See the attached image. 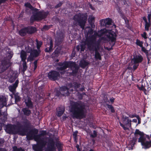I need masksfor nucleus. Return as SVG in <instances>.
I'll use <instances>...</instances> for the list:
<instances>
[{
    "label": "nucleus",
    "instance_id": "13",
    "mask_svg": "<svg viewBox=\"0 0 151 151\" xmlns=\"http://www.w3.org/2000/svg\"><path fill=\"white\" fill-rule=\"evenodd\" d=\"M24 6L26 7L25 12L27 14L30 15L33 12H37L39 11V9L36 8H34L29 2L26 3L24 4Z\"/></svg>",
    "mask_w": 151,
    "mask_h": 151
},
{
    "label": "nucleus",
    "instance_id": "2",
    "mask_svg": "<svg viewBox=\"0 0 151 151\" xmlns=\"http://www.w3.org/2000/svg\"><path fill=\"white\" fill-rule=\"evenodd\" d=\"M85 106L81 102H75L72 104L70 108V112L72 114L73 118L82 119L86 117L84 110Z\"/></svg>",
    "mask_w": 151,
    "mask_h": 151
},
{
    "label": "nucleus",
    "instance_id": "9",
    "mask_svg": "<svg viewBox=\"0 0 151 151\" xmlns=\"http://www.w3.org/2000/svg\"><path fill=\"white\" fill-rule=\"evenodd\" d=\"M24 121L22 123L23 124L24 128L20 131V134L24 136L26 135L29 129L30 128L31 123L26 118L24 119Z\"/></svg>",
    "mask_w": 151,
    "mask_h": 151
},
{
    "label": "nucleus",
    "instance_id": "20",
    "mask_svg": "<svg viewBox=\"0 0 151 151\" xmlns=\"http://www.w3.org/2000/svg\"><path fill=\"white\" fill-rule=\"evenodd\" d=\"M19 81L18 80H17L12 85H10L9 87V91L11 92L14 93L16 91V89L17 87Z\"/></svg>",
    "mask_w": 151,
    "mask_h": 151
},
{
    "label": "nucleus",
    "instance_id": "38",
    "mask_svg": "<svg viewBox=\"0 0 151 151\" xmlns=\"http://www.w3.org/2000/svg\"><path fill=\"white\" fill-rule=\"evenodd\" d=\"M151 25V22L148 21L145 22V30L146 31H148L149 30V28Z\"/></svg>",
    "mask_w": 151,
    "mask_h": 151
},
{
    "label": "nucleus",
    "instance_id": "24",
    "mask_svg": "<svg viewBox=\"0 0 151 151\" xmlns=\"http://www.w3.org/2000/svg\"><path fill=\"white\" fill-rule=\"evenodd\" d=\"M99 49H97L96 48H94L93 50L95 51V55L94 57L95 59L96 60H101V55L98 51V50Z\"/></svg>",
    "mask_w": 151,
    "mask_h": 151
},
{
    "label": "nucleus",
    "instance_id": "17",
    "mask_svg": "<svg viewBox=\"0 0 151 151\" xmlns=\"http://www.w3.org/2000/svg\"><path fill=\"white\" fill-rule=\"evenodd\" d=\"M64 37V34L61 32L57 33V36L56 38V41L58 45L60 44L63 42Z\"/></svg>",
    "mask_w": 151,
    "mask_h": 151
},
{
    "label": "nucleus",
    "instance_id": "59",
    "mask_svg": "<svg viewBox=\"0 0 151 151\" xmlns=\"http://www.w3.org/2000/svg\"><path fill=\"white\" fill-rule=\"evenodd\" d=\"M81 47V52H83L84 51L85 49V45L81 44L80 45Z\"/></svg>",
    "mask_w": 151,
    "mask_h": 151
},
{
    "label": "nucleus",
    "instance_id": "40",
    "mask_svg": "<svg viewBox=\"0 0 151 151\" xmlns=\"http://www.w3.org/2000/svg\"><path fill=\"white\" fill-rule=\"evenodd\" d=\"M107 30L105 29H101L99 31V36L101 37L103 36L104 35L107 33Z\"/></svg>",
    "mask_w": 151,
    "mask_h": 151
},
{
    "label": "nucleus",
    "instance_id": "25",
    "mask_svg": "<svg viewBox=\"0 0 151 151\" xmlns=\"http://www.w3.org/2000/svg\"><path fill=\"white\" fill-rule=\"evenodd\" d=\"M81 85L80 84L76 82H74L73 84H71L70 86L71 88H73L76 91H78L79 88L81 87Z\"/></svg>",
    "mask_w": 151,
    "mask_h": 151
},
{
    "label": "nucleus",
    "instance_id": "7",
    "mask_svg": "<svg viewBox=\"0 0 151 151\" xmlns=\"http://www.w3.org/2000/svg\"><path fill=\"white\" fill-rule=\"evenodd\" d=\"M143 60V58L140 54L133 56V58L132 59V61L133 62L134 65L132 70H135L139 66V64L141 63Z\"/></svg>",
    "mask_w": 151,
    "mask_h": 151
},
{
    "label": "nucleus",
    "instance_id": "48",
    "mask_svg": "<svg viewBox=\"0 0 151 151\" xmlns=\"http://www.w3.org/2000/svg\"><path fill=\"white\" fill-rule=\"evenodd\" d=\"M59 51L56 49L53 52L52 55L54 57H58L59 55Z\"/></svg>",
    "mask_w": 151,
    "mask_h": 151
},
{
    "label": "nucleus",
    "instance_id": "31",
    "mask_svg": "<svg viewBox=\"0 0 151 151\" xmlns=\"http://www.w3.org/2000/svg\"><path fill=\"white\" fill-rule=\"evenodd\" d=\"M103 22L106 25H110L111 24L112 20L110 18H108L105 19H101L100 22Z\"/></svg>",
    "mask_w": 151,
    "mask_h": 151
},
{
    "label": "nucleus",
    "instance_id": "64",
    "mask_svg": "<svg viewBox=\"0 0 151 151\" xmlns=\"http://www.w3.org/2000/svg\"><path fill=\"white\" fill-rule=\"evenodd\" d=\"M147 17L148 21L151 22V13H149V14H148Z\"/></svg>",
    "mask_w": 151,
    "mask_h": 151
},
{
    "label": "nucleus",
    "instance_id": "54",
    "mask_svg": "<svg viewBox=\"0 0 151 151\" xmlns=\"http://www.w3.org/2000/svg\"><path fill=\"white\" fill-rule=\"evenodd\" d=\"M141 47V48L142 51L144 52L147 55L148 54V51L143 46Z\"/></svg>",
    "mask_w": 151,
    "mask_h": 151
},
{
    "label": "nucleus",
    "instance_id": "41",
    "mask_svg": "<svg viewBox=\"0 0 151 151\" xmlns=\"http://www.w3.org/2000/svg\"><path fill=\"white\" fill-rule=\"evenodd\" d=\"M50 45V46L49 48V49H48V47H46L45 49V52H50L52 51L53 45Z\"/></svg>",
    "mask_w": 151,
    "mask_h": 151
},
{
    "label": "nucleus",
    "instance_id": "21",
    "mask_svg": "<svg viewBox=\"0 0 151 151\" xmlns=\"http://www.w3.org/2000/svg\"><path fill=\"white\" fill-rule=\"evenodd\" d=\"M56 109L57 112V115L58 117L61 116L65 111V108L63 106H60L57 108Z\"/></svg>",
    "mask_w": 151,
    "mask_h": 151
},
{
    "label": "nucleus",
    "instance_id": "28",
    "mask_svg": "<svg viewBox=\"0 0 151 151\" xmlns=\"http://www.w3.org/2000/svg\"><path fill=\"white\" fill-rule=\"evenodd\" d=\"M27 54L26 52L22 50L20 53V57L22 62L26 61L27 59Z\"/></svg>",
    "mask_w": 151,
    "mask_h": 151
},
{
    "label": "nucleus",
    "instance_id": "62",
    "mask_svg": "<svg viewBox=\"0 0 151 151\" xmlns=\"http://www.w3.org/2000/svg\"><path fill=\"white\" fill-rule=\"evenodd\" d=\"M147 33L145 32H143V34H141V36L145 39H146L147 38Z\"/></svg>",
    "mask_w": 151,
    "mask_h": 151
},
{
    "label": "nucleus",
    "instance_id": "58",
    "mask_svg": "<svg viewBox=\"0 0 151 151\" xmlns=\"http://www.w3.org/2000/svg\"><path fill=\"white\" fill-rule=\"evenodd\" d=\"M40 134L42 136H44L47 134V131L46 130H42L40 132Z\"/></svg>",
    "mask_w": 151,
    "mask_h": 151
},
{
    "label": "nucleus",
    "instance_id": "1",
    "mask_svg": "<svg viewBox=\"0 0 151 151\" xmlns=\"http://www.w3.org/2000/svg\"><path fill=\"white\" fill-rule=\"evenodd\" d=\"M40 134H36L34 139L37 143L34 145L32 149L35 151H56L55 142L52 138L48 139L47 141L44 140Z\"/></svg>",
    "mask_w": 151,
    "mask_h": 151
},
{
    "label": "nucleus",
    "instance_id": "14",
    "mask_svg": "<svg viewBox=\"0 0 151 151\" xmlns=\"http://www.w3.org/2000/svg\"><path fill=\"white\" fill-rule=\"evenodd\" d=\"M41 11L33 12V15L31 17L30 21L31 22H33L35 21L40 20V14Z\"/></svg>",
    "mask_w": 151,
    "mask_h": 151
},
{
    "label": "nucleus",
    "instance_id": "53",
    "mask_svg": "<svg viewBox=\"0 0 151 151\" xmlns=\"http://www.w3.org/2000/svg\"><path fill=\"white\" fill-rule=\"evenodd\" d=\"M97 136V132L96 130L93 131V134H90V136L91 137L94 138L96 137Z\"/></svg>",
    "mask_w": 151,
    "mask_h": 151
},
{
    "label": "nucleus",
    "instance_id": "61",
    "mask_svg": "<svg viewBox=\"0 0 151 151\" xmlns=\"http://www.w3.org/2000/svg\"><path fill=\"white\" fill-rule=\"evenodd\" d=\"M4 142V138H0V147L1 146Z\"/></svg>",
    "mask_w": 151,
    "mask_h": 151
},
{
    "label": "nucleus",
    "instance_id": "16",
    "mask_svg": "<svg viewBox=\"0 0 151 151\" xmlns=\"http://www.w3.org/2000/svg\"><path fill=\"white\" fill-rule=\"evenodd\" d=\"M59 89L61 92L66 91L65 93L64 92L62 93V96H68L70 95V93L69 92V90H70L71 92H73V89H71V88H70L69 89L65 86H62Z\"/></svg>",
    "mask_w": 151,
    "mask_h": 151
},
{
    "label": "nucleus",
    "instance_id": "42",
    "mask_svg": "<svg viewBox=\"0 0 151 151\" xmlns=\"http://www.w3.org/2000/svg\"><path fill=\"white\" fill-rule=\"evenodd\" d=\"M144 133L143 132H141L140 131L139 129H136L135 132L134 133V135L135 137H137V135L138 134L139 135H141L142 134H144Z\"/></svg>",
    "mask_w": 151,
    "mask_h": 151
},
{
    "label": "nucleus",
    "instance_id": "33",
    "mask_svg": "<svg viewBox=\"0 0 151 151\" xmlns=\"http://www.w3.org/2000/svg\"><path fill=\"white\" fill-rule=\"evenodd\" d=\"M142 146L144 147V148L145 149H147L151 147V140H149V141H145Z\"/></svg>",
    "mask_w": 151,
    "mask_h": 151
},
{
    "label": "nucleus",
    "instance_id": "57",
    "mask_svg": "<svg viewBox=\"0 0 151 151\" xmlns=\"http://www.w3.org/2000/svg\"><path fill=\"white\" fill-rule=\"evenodd\" d=\"M63 4V2L62 1H60L59 3H58V4H57L56 6H55V9H57L58 8H59Z\"/></svg>",
    "mask_w": 151,
    "mask_h": 151
},
{
    "label": "nucleus",
    "instance_id": "46",
    "mask_svg": "<svg viewBox=\"0 0 151 151\" xmlns=\"http://www.w3.org/2000/svg\"><path fill=\"white\" fill-rule=\"evenodd\" d=\"M55 96L57 97H59L60 95L62 96V93L61 92V91L59 88H57L55 91Z\"/></svg>",
    "mask_w": 151,
    "mask_h": 151
},
{
    "label": "nucleus",
    "instance_id": "22",
    "mask_svg": "<svg viewBox=\"0 0 151 151\" xmlns=\"http://www.w3.org/2000/svg\"><path fill=\"white\" fill-rule=\"evenodd\" d=\"M26 28L28 34H33L35 32L37 31L36 28L33 26H28L26 27Z\"/></svg>",
    "mask_w": 151,
    "mask_h": 151
},
{
    "label": "nucleus",
    "instance_id": "8",
    "mask_svg": "<svg viewBox=\"0 0 151 151\" xmlns=\"http://www.w3.org/2000/svg\"><path fill=\"white\" fill-rule=\"evenodd\" d=\"M20 131L19 129H17V126L15 124H10L6 126L5 131L9 134H16L18 133L20 134Z\"/></svg>",
    "mask_w": 151,
    "mask_h": 151
},
{
    "label": "nucleus",
    "instance_id": "63",
    "mask_svg": "<svg viewBox=\"0 0 151 151\" xmlns=\"http://www.w3.org/2000/svg\"><path fill=\"white\" fill-rule=\"evenodd\" d=\"M137 118L138 120V124H140L141 123V119L139 116V115H137Z\"/></svg>",
    "mask_w": 151,
    "mask_h": 151
},
{
    "label": "nucleus",
    "instance_id": "43",
    "mask_svg": "<svg viewBox=\"0 0 151 151\" xmlns=\"http://www.w3.org/2000/svg\"><path fill=\"white\" fill-rule=\"evenodd\" d=\"M33 48H32L31 47L28 45L25 47V50L26 51V52L28 53H31V52L33 50Z\"/></svg>",
    "mask_w": 151,
    "mask_h": 151
},
{
    "label": "nucleus",
    "instance_id": "23",
    "mask_svg": "<svg viewBox=\"0 0 151 151\" xmlns=\"http://www.w3.org/2000/svg\"><path fill=\"white\" fill-rule=\"evenodd\" d=\"M41 52L40 50H37L33 49L30 55L33 58H36L39 56Z\"/></svg>",
    "mask_w": 151,
    "mask_h": 151
},
{
    "label": "nucleus",
    "instance_id": "30",
    "mask_svg": "<svg viewBox=\"0 0 151 151\" xmlns=\"http://www.w3.org/2000/svg\"><path fill=\"white\" fill-rule=\"evenodd\" d=\"M28 108H24L22 109V111L24 115L26 116H28L31 113V111Z\"/></svg>",
    "mask_w": 151,
    "mask_h": 151
},
{
    "label": "nucleus",
    "instance_id": "10",
    "mask_svg": "<svg viewBox=\"0 0 151 151\" xmlns=\"http://www.w3.org/2000/svg\"><path fill=\"white\" fill-rule=\"evenodd\" d=\"M122 122L123 124L122 123L120 122H119V123L120 126L122 127L123 129L125 130H127L128 129V128L125 126V125H128L129 127H131V120L129 119L128 117L126 116L123 115L122 117Z\"/></svg>",
    "mask_w": 151,
    "mask_h": 151
},
{
    "label": "nucleus",
    "instance_id": "27",
    "mask_svg": "<svg viewBox=\"0 0 151 151\" xmlns=\"http://www.w3.org/2000/svg\"><path fill=\"white\" fill-rule=\"evenodd\" d=\"M19 34L22 37H24L27 34L26 27L21 29L19 31Z\"/></svg>",
    "mask_w": 151,
    "mask_h": 151
},
{
    "label": "nucleus",
    "instance_id": "50",
    "mask_svg": "<svg viewBox=\"0 0 151 151\" xmlns=\"http://www.w3.org/2000/svg\"><path fill=\"white\" fill-rule=\"evenodd\" d=\"M52 26V25L51 24L50 25H45L43 26L42 29L45 30H48Z\"/></svg>",
    "mask_w": 151,
    "mask_h": 151
},
{
    "label": "nucleus",
    "instance_id": "18",
    "mask_svg": "<svg viewBox=\"0 0 151 151\" xmlns=\"http://www.w3.org/2000/svg\"><path fill=\"white\" fill-rule=\"evenodd\" d=\"M24 102L28 108L32 109L34 107L33 103L31 99L27 96L24 99Z\"/></svg>",
    "mask_w": 151,
    "mask_h": 151
},
{
    "label": "nucleus",
    "instance_id": "60",
    "mask_svg": "<svg viewBox=\"0 0 151 151\" xmlns=\"http://www.w3.org/2000/svg\"><path fill=\"white\" fill-rule=\"evenodd\" d=\"M93 32V30L92 28H90L89 29L88 31V33L90 35H92Z\"/></svg>",
    "mask_w": 151,
    "mask_h": 151
},
{
    "label": "nucleus",
    "instance_id": "47",
    "mask_svg": "<svg viewBox=\"0 0 151 151\" xmlns=\"http://www.w3.org/2000/svg\"><path fill=\"white\" fill-rule=\"evenodd\" d=\"M22 63L23 69L22 70L23 72H24L27 70V62L26 61H23Z\"/></svg>",
    "mask_w": 151,
    "mask_h": 151
},
{
    "label": "nucleus",
    "instance_id": "11",
    "mask_svg": "<svg viewBox=\"0 0 151 151\" xmlns=\"http://www.w3.org/2000/svg\"><path fill=\"white\" fill-rule=\"evenodd\" d=\"M60 76V74L59 73L54 70L50 71L47 74V77L50 80L52 81L57 80Z\"/></svg>",
    "mask_w": 151,
    "mask_h": 151
},
{
    "label": "nucleus",
    "instance_id": "56",
    "mask_svg": "<svg viewBox=\"0 0 151 151\" xmlns=\"http://www.w3.org/2000/svg\"><path fill=\"white\" fill-rule=\"evenodd\" d=\"M127 115H128L129 117L131 118H133L134 117L137 118V115H138L136 114H127Z\"/></svg>",
    "mask_w": 151,
    "mask_h": 151
},
{
    "label": "nucleus",
    "instance_id": "37",
    "mask_svg": "<svg viewBox=\"0 0 151 151\" xmlns=\"http://www.w3.org/2000/svg\"><path fill=\"white\" fill-rule=\"evenodd\" d=\"M44 85H42L41 86L38 87L37 91L40 94L43 95L44 93Z\"/></svg>",
    "mask_w": 151,
    "mask_h": 151
},
{
    "label": "nucleus",
    "instance_id": "15",
    "mask_svg": "<svg viewBox=\"0 0 151 151\" xmlns=\"http://www.w3.org/2000/svg\"><path fill=\"white\" fill-rule=\"evenodd\" d=\"M107 37L112 42H115L117 35L113 31L110 30L107 35Z\"/></svg>",
    "mask_w": 151,
    "mask_h": 151
},
{
    "label": "nucleus",
    "instance_id": "44",
    "mask_svg": "<svg viewBox=\"0 0 151 151\" xmlns=\"http://www.w3.org/2000/svg\"><path fill=\"white\" fill-rule=\"evenodd\" d=\"M15 102L16 103L19 101L21 100V98L19 95L18 93H16L14 95Z\"/></svg>",
    "mask_w": 151,
    "mask_h": 151
},
{
    "label": "nucleus",
    "instance_id": "32",
    "mask_svg": "<svg viewBox=\"0 0 151 151\" xmlns=\"http://www.w3.org/2000/svg\"><path fill=\"white\" fill-rule=\"evenodd\" d=\"M49 13V12L48 11H47L46 12H41V13L40 14V20H42L43 19H45L47 18Z\"/></svg>",
    "mask_w": 151,
    "mask_h": 151
},
{
    "label": "nucleus",
    "instance_id": "5",
    "mask_svg": "<svg viewBox=\"0 0 151 151\" xmlns=\"http://www.w3.org/2000/svg\"><path fill=\"white\" fill-rule=\"evenodd\" d=\"M88 15L87 13H79L76 14L73 18L75 21V24L79 26L82 29H84L86 23Z\"/></svg>",
    "mask_w": 151,
    "mask_h": 151
},
{
    "label": "nucleus",
    "instance_id": "52",
    "mask_svg": "<svg viewBox=\"0 0 151 151\" xmlns=\"http://www.w3.org/2000/svg\"><path fill=\"white\" fill-rule=\"evenodd\" d=\"M78 132V131H76L74 132L73 134V137L75 141L76 142H77V134Z\"/></svg>",
    "mask_w": 151,
    "mask_h": 151
},
{
    "label": "nucleus",
    "instance_id": "12",
    "mask_svg": "<svg viewBox=\"0 0 151 151\" xmlns=\"http://www.w3.org/2000/svg\"><path fill=\"white\" fill-rule=\"evenodd\" d=\"M38 130L35 128H34L29 130L26 134V138L28 140H30L33 139L35 136L36 134H37L38 133Z\"/></svg>",
    "mask_w": 151,
    "mask_h": 151
},
{
    "label": "nucleus",
    "instance_id": "3",
    "mask_svg": "<svg viewBox=\"0 0 151 151\" xmlns=\"http://www.w3.org/2000/svg\"><path fill=\"white\" fill-rule=\"evenodd\" d=\"M57 65L60 66L57 67V69L58 70L63 71L68 67L70 68L72 70V72L70 73V74L73 76L76 75L79 69L78 66L76 62L71 61L69 62L65 61L63 62H59L58 63Z\"/></svg>",
    "mask_w": 151,
    "mask_h": 151
},
{
    "label": "nucleus",
    "instance_id": "55",
    "mask_svg": "<svg viewBox=\"0 0 151 151\" xmlns=\"http://www.w3.org/2000/svg\"><path fill=\"white\" fill-rule=\"evenodd\" d=\"M88 22H95V17H89L88 19Z\"/></svg>",
    "mask_w": 151,
    "mask_h": 151
},
{
    "label": "nucleus",
    "instance_id": "49",
    "mask_svg": "<svg viewBox=\"0 0 151 151\" xmlns=\"http://www.w3.org/2000/svg\"><path fill=\"white\" fill-rule=\"evenodd\" d=\"M13 151H25L21 147L18 148L16 146L13 147Z\"/></svg>",
    "mask_w": 151,
    "mask_h": 151
},
{
    "label": "nucleus",
    "instance_id": "51",
    "mask_svg": "<svg viewBox=\"0 0 151 151\" xmlns=\"http://www.w3.org/2000/svg\"><path fill=\"white\" fill-rule=\"evenodd\" d=\"M42 45V42L40 41H37V47L38 50H40V48Z\"/></svg>",
    "mask_w": 151,
    "mask_h": 151
},
{
    "label": "nucleus",
    "instance_id": "45",
    "mask_svg": "<svg viewBox=\"0 0 151 151\" xmlns=\"http://www.w3.org/2000/svg\"><path fill=\"white\" fill-rule=\"evenodd\" d=\"M143 42L142 41H141L138 39H137L136 40V44L137 45L139 46L140 47L143 46Z\"/></svg>",
    "mask_w": 151,
    "mask_h": 151
},
{
    "label": "nucleus",
    "instance_id": "39",
    "mask_svg": "<svg viewBox=\"0 0 151 151\" xmlns=\"http://www.w3.org/2000/svg\"><path fill=\"white\" fill-rule=\"evenodd\" d=\"M106 105L107 107L110 110V111L111 113H114L115 112V111L113 106L111 105H109L108 104H106Z\"/></svg>",
    "mask_w": 151,
    "mask_h": 151
},
{
    "label": "nucleus",
    "instance_id": "35",
    "mask_svg": "<svg viewBox=\"0 0 151 151\" xmlns=\"http://www.w3.org/2000/svg\"><path fill=\"white\" fill-rule=\"evenodd\" d=\"M89 64L85 60L81 61L80 62V65L83 68L86 67Z\"/></svg>",
    "mask_w": 151,
    "mask_h": 151
},
{
    "label": "nucleus",
    "instance_id": "36",
    "mask_svg": "<svg viewBox=\"0 0 151 151\" xmlns=\"http://www.w3.org/2000/svg\"><path fill=\"white\" fill-rule=\"evenodd\" d=\"M144 134L140 135L139 138L138 139V142H141L142 145L143 144V143L145 142V138L144 137Z\"/></svg>",
    "mask_w": 151,
    "mask_h": 151
},
{
    "label": "nucleus",
    "instance_id": "34",
    "mask_svg": "<svg viewBox=\"0 0 151 151\" xmlns=\"http://www.w3.org/2000/svg\"><path fill=\"white\" fill-rule=\"evenodd\" d=\"M55 145L58 151H63V144L61 143L60 141H58L56 142Z\"/></svg>",
    "mask_w": 151,
    "mask_h": 151
},
{
    "label": "nucleus",
    "instance_id": "26",
    "mask_svg": "<svg viewBox=\"0 0 151 151\" xmlns=\"http://www.w3.org/2000/svg\"><path fill=\"white\" fill-rule=\"evenodd\" d=\"M137 140V137H135H135L132 138V140H131L130 142V146H129L128 147L129 150H132L133 149V147H134V145L135 144V142Z\"/></svg>",
    "mask_w": 151,
    "mask_h": 151
},
{
    "label": "nucleus",
    "instance_id": "6",
    "mask_svg": "<svg viewBox=\"0 0 151 151\" xmlns=\"http://www.w3.org/2000/svg\"><path fill=\"white\" fill-rule=\"evenodd\" d=\"M96 39V40L94 41H93L92 42L89 41L86 42L88 48L90 50H93L94 48H100V42L101 40H104V37H102L101 38H99L97 40Z\"/></svg>",
    "mask_w": 151,
    "mask_h": 151
},
{
    "label": "nucleus",
    "instance_id": "19",
    "mask_svg": "<svg viewBox=\"0 0 151 151\" xmlns=\"http://www.w3.org/2000/svg\"><path fill=\"white\" fill-rule=\"evenodd\" d=\"M97 36L99 37H101L100 36H99V31L98 32L96 31H95L93 35L91 36L90 35L88 38H86V42L88 41H89L91 42H93V41H94L96 39H97Z\"/></svg>",
    "mask_w": 151,
    "mask_h": 151
},
{
    "label": "nucleus",
    "instance_id": "4",
    "mask_svg": "<svg viewBox=\"0 0 151 151\" xmlns=\"http://www.w3.org/2000/svg\"><path fill=\"white\" fill-rule=\"evenodd\" d=\"M12 51L10 48L8 49L7 53L8 55L7 58L9 59L8 61L5 60H2L0 64V77L2 79H5L6 77V74H3L2 73L5 72L9 67L10 65V60L13 56V53Z\"/></svg>",
    "mask_w": 151,
    "mask_h": 151
},
{
    "label": "nucleus",
    "instance_id": "29",
    "mask_svg": "<svg viewBox=\"0 0 151 151\" xmlns=\"http://www.w3.org/2000/svg\"><path fill=\"white\" fill-rule=\"evenodd\" d=\"M6 105V100L5 98L3 97H0V107L2 108Z\"/></svg>",
    "mask_w": 151,
    "mask_h": 151
}]
</instances>
